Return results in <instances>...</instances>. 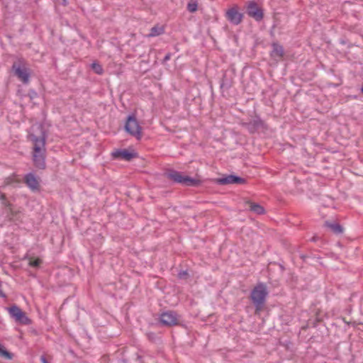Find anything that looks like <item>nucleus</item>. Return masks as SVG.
I'll list each match as a JSON object with an SVG mask.
<instances>
[{
    "instance_id": "1",
    "label": "nucleus",
    "mask_w": 363,
    "mask_h": 363,
    "mask_svg": "<svg viewBox=\"0 0 363 363\" xmlns=\"http://www.w3.org/2000/svg\"><path fill=\"white\" fill-rule=\"evenodd\" d=\"M32 133L29 135V139L33 143V152H39L46 150L45 142L47 135L40 124H35L32 127Z\"/></svg>"
},
{
    "instance_id": "2",
    "label": "nucleus",
    "mask_w": 363,
    "mask_h": 363,
    "mask_svg": "<svg viewBox=\"0 0 363 363\" xmlns=\"http://www.w3.org/2000/svg\"><path fill=\"white\" fill-rule=\"evenodd\" d=\"M267 294L268 291L264 284L260 283L252 289L251 298L255 306L256 313L262 310Z\"/></svg>"
},
{
    "instance_id": "3",
    "label": "nucleus",
    "mask_w": 363,
    "mask_h": 363,
    "mask_svg": "<svg viewBox=\"0 0 363 363\" xmlns=\"http://www.w3.org/2000/svg\"><path fill=\"white\" fill-rule=\"evenodd\" d=\"M125 130L130 135L140 140L142 138V127L140 125L136 117L134 115L128 116L125 124Z\"/></svg>"
},
{
    "instance_id": "4",
    "label": "nucleus",
    "mask_w": 363,
    "mask_h": 363,
    "mask_svg": "<svg viewBox=\"0 0 363 363\" xmlns=\"http://www.w3.org/2000/svg\"><path fill=\"white\" fill-rule=\"evenodd\" d=\"M8 312L11 317L20 324L30 325L31 323V320L26 315V313L16 305L9 307Z\"/></svg>"
},
{
    "instance_id": "5",
    "label": "nucleus",
    "mask_w": 363,
    "mask_h": 363,
    "mask_svg": "<svg viewBox=\"0 0 363 363\" xmlns=\"http://www.w3.org/2000/svg\"><path fill=\"white\" fill-rule=\"evenodd\" d=\"M247 13L251 18L256 21H261L263 18L262 10L258 6L257 4L253 1H248L246 5Z\"/></svg>"
},
{
    "instance_id": "6",
    "label": "nucleus",
    "mask_w": 363,
    "mask_h": 363,
    "mask_svg": "<svg viewBox=\"0 0 363 363\" xmlns=\"http://www.w3.org/2000/svg\"><path fill=\"white\" fill-rule=\"evenodd\" d=\"M225 16L231 23L238 25L242 21L243 14L238 11V6L234 5L226 11Z\"/></svg>"
},
{
    "instance_id": "7",
    "label": "nucleus",
    "mask_w": 363,
    "mask_h": 363,
    "mask_svg": "<svg viewBox=\"0 0 363 363\" xmlns=\"http://www.w3.org/2000/svg\"><path fill=\"white\" fill-rule=\"evenodd\" d=\"M179 318L176 313L167 311L161 314L160 322L166 326L176 325L179 323Z\"/></svg>"
},
{
    "instance_id": "8",
    "label": "nucleus",
    "mask_w": 363,
    "mask_h": 363,
    "mask_svg": "<svg viewBox=\"0 0 363 363\" xmlns=\"http://www.w3.org/2000/svg\"><path fill=\"white\" fill-rule=\"evenodd\" d=\"M217 184L225 185L229 184H245V179L235 175H228L225 177L218 178L215 179Z\"/></svg>"
},
{
    "instance_id": "9",
    "label": "nucleus",
    "mask_w": 363,
    "mask_h": 363,
    "mask_svg": "<svg viewBox=\"0 0 363 363\" xmlns=\"http://www.w3.org/2000/svg\"><path fill=\"white\" fill-rule=\"evenodd\" d=\"M45 156L46 150H43L39 152H33V163L37 168L40 169H44L45 168Z\"/></svg>"
},
{
    "instance_id": "10",
    "label": "nucleus",
    "mask_w": 363,
    "mask_h": 363,
    "mask_svg": "<svg viewBox=\"0 0 363 363\" xmlns=\"http://www.w3.org/2000/svg\"><path fill=\"white\" fill-rule=\"evenodd\" d=\"M15 74L20 79L23 83L27 84L29 82L30 74L26 68H21L17 63H13L12 67Z\"/></svg>"
},
{
    "instance_id": "11",
    "label": "nucleus",
    "mask_w": 363,
    "mask_h": 363,
    "mask_svg": "<svg viewBox=\"0 0 363 363\" xmlns=\"http://www.w3.org/2000/svg\"><path fill=\"white\" fill-rule=\"evenodd\" d=\"M112 156L114 158H122L126 161H130L138 156L137 153L134 152H129L126 149L117 150L112 152Z\"/></svg>"
},
{
    "instance_id": "12",
    "label": "nucleus",
    "mask_w": 363,
    "mask_h": 363,
    "mask_svg": "<svg viewBox=\"0 0 363 363\" xmlns=\"http://www.w3.org/2000/svg\"><path fill=\"white\" fill-rule=\"evenodd\" d=\"M25 183L33 191H37L40 188L39 181L32 173L26 174L24 177Z\"/></svg>"
},
{
    "instance_id": "13",
    "label": "nucleus",
    "mask_w": 363,
    "mask_h": 363,
    "mask_svg": "<svg viewBox=\"0 0 363 363\" xmlns=\"http://www.w3.org/2000/svg\"><path fill=\"white\" fill-rule=\"evenodd\" d=\"M284 55L283 47L279 43H274L272 44V50L270 53V56L275 61H280Z\"/></svg>"
},
{
    "instance_id": "14",
    "label": "nucleus",
    "mask_w": 363,
    "mask_h": 363,
    "mask_svg": "<svg viewBox=\"0 0 363 363\" xmlns=\"http://www.w3.org/2000/svg\"><path fill=\"white\" fill-rule=\"evenodd\" d=\"M244 125L248 129L250 133H255L257 130L264 127V123L259 118H255Z\"/></svg>"
},
{
    "instance_id": "15",
    "label": "nucleus",
    "mask_w": 363,
    "mask_h": 363,
    "mask_svg": "<svg viewBox=\"0 0 363 363\" xmlns=\"http://www.w3.org/2000/svg\"><path fill=\"white\" fill-rule=\"evenodd\" d=\"M167 177L168 179H172V181L177 183H183L185 176L182 173L177 171H171L167 173Z\"/></svg>"
},
{
    "instance_id": "16",
    "label": "nucleus",
    "mask_w": 363,
    "mask_h": 363,
    "mask_svg": "<svg viewBox=\"0 0 363 363\" xmlns=\"http://www.w3.org/2000/svg\"><path fill=\"white\" fill-rule=\"evenodd\" d=\"M247 203L249 205L250 211H253L256 214L262 215L264 213V208L259 204L251 201H247Z\"/></svg>"
},
{
    "instance_id": "17",
    "label": "nucleus",
    "mask_w": 363,
    "mask_h": 363,
    "mask_svg": "<svg viewBox=\"0 0 363 363\" xmlns=\"http://www.w3.org/2000/svg\"><path fill=\"white\" fill-rule=\"evenodd\" d=\"M182 184L189 186H198L200 185L201 182L198 179H193L188 176H185Z\"/></svg>"
},
{
    "instance_id": "18",
    "label": "nucleus",
    "mask_w": 363,
    "mask_h": 363,
    "mask_svg": "<svg viewBox=\"0 0 363 363\" xmlns=\"http://www.w3.org/2000/svg\"><path fill=\"white\" fill-rule=\"evenodd\" d=\"M325 225L330 228L336 234H340L343 232V228L338 223L325 222Z\"/></svg>"
},
{
    "instance_id": "19",
    "label": "nucleus",
    "mask_w": 363,
    "mask_h": 363,
    "mask_svg": "<svg viewBox=\"0 0 363 363\" xmlns=\"http://www.w3.org/2000/svg\"><path fill=\"white\" fill-rule=\"evenodd\" d=\"M164 33L163 27H159L155 26L152 27L150 30V33L148 34V37H155L158 36Z\"/></svg>"
},
{
    "instance_id": "20",
    "label": "nucleus",
    "mask_w": 363,
    "mask_h": 363,
    "mask_svg": "<svg viewBox=\"0 0 363 363\" xmlns=\"http://www.w3.org/2000/svg\"><path fill=\"white\" fill-rule=\"evenodd\" d=\"M198 3L196 0L190 1L187 4V9L191 13H194L197 11Z\"/></svg>"
},
{
    "instance_id": "21",
    "label": "nucleus",
    "mask_w": 363,
    "mask_h": 363,
    "mask_svg": "<svg viewBox=\"0 0 363 363\" xmlns=\"http://www.w3.org/2000/svg\"><path fill=\"white\" fill-rule=\"evenodd\" d=\"M91 68L98 74H101L103 73L102 67L96 62H94L91 64Z\"/></svg>"
},
{
    "instance_id": "22",
    "label": "nucleus",
    "mask_w": 363,
    "mask_h": 363,
    "mask_svg": "<svg viewBox=\"0 0 363 363\" xmlns=\"http://www.w3.org/2000/svg\"><path fill=\"white\" fill-rule=\"evenodd\" d=\"M42 263V261L39 258H37V259H33V258H29V265L31 266V267H38L40 265V264Z\"/></svg>"
},
{
    "instance_id": "23",
    "label": "nucleus",
    "mask_w": 363,
    "mask_h": 363,
    "mask_svg": "<svg viewBox=\"0 0 363 363\" xmlns=\"http://www.w3.org/2000/svg\"><path fill=\"white\" fill-rule=\"evenodd\" d=\"M178 276L180 279H186L188 276V273L186 271H182L179 273Z\"/></svg>"
},
{
    "instance_id": "24",
    "label": "nucleus",
    "mask_w": 363,
    "mask_h": 363,
    "mask_svg": "<svg viewBox=\"0 0 363 363\" xmlns=\"http://www.w3.org/2000/svg\"><path fill=\"white\" fill-rule=\"evenodd\" d=\"M40 360H41L42 363H48L47 359H45V357L44 356H42L40 357Z\"/></svg>"
},
{
    "instance_id": "25",
    "label": "nucleus",
    "mask_w": 363,
    "mask_h": 363,
    "mask_svg": "<svg viewBox=\"0 0 363 363\" xmlns=\"http://www.w3.org/2000/svg\"><path fill=\"white\" fill-rule=\"evenodd\" d=\"M169 58H170V54H167V55L164 57V61L169 60Z\"/></svg>"
},
{
    "instance_id": "26",
    "label": "nucleus",
    "mask_w": 363,
    "mask_h": 363,
    "mask_svg": "<svg viewBox=\"0 0 363 363\" xmlns=\"http://www.w3.org/2000/svg\"><path fill=\"white\" fill-rule=\"evenodd\" d=\"M0 199L1 200H5L6 199V195L4 194H2L1 196H0Z\"/></svg>"
},
{
    "instance_id": "27",
    "label": "nucleus",
    "mask_w": 363,
    "mask_h": 363,
    "mask_svg": "<svg viewBox=\"0 0 363 363\" xmlns=\"http://www.w3.org/2000/svg\"><path fill=\"white\" fill-rule=\"evenodd\" d=\"M361 92L363 94V86L361 88Z\"/></svg>"
}]
</instances>
